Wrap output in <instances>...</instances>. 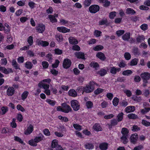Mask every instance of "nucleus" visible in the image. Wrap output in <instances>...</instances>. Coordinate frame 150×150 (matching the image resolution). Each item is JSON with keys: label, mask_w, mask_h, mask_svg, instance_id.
Instances as JSON below:
<instances>
[{"label": "nucleus", "mask_w": 150, "mask_h": 150, "mask_svg": "<svg viewBox=\"0 0 150 150\" xmlns=\"http://www.w3.org/2000/svg\"><path fill=\"white\" fill-rule=\"evenodd\" d=\"M90 66L95 68L96 70H98L99 68V65L96 62L94 63L92 62L90 64Z\"/></svg>", "instance_id": "obj_30"}, {"label": "nucleus", "mask_w": 150, "mask_h": 150, "mask_svg": "<svg viewBox=\"0 0 150 150\" xmlns=\"http://www.w3.org/2000/svg\"><path fill=\"white\" fill-rule=\"evenodd\" d=\"M85 148L86 149H92L94 147L93 145L90 143H87L85 145Z\"/></svg>", "instance_id": "obj_37"}, {"label": "nucleus", "mask_w": 150, "mask_h": 150, "mask_svg": "<svg viewBox=\"0 0 150 150\" xmlns=\"http://www.w3.org/2000/svg\"><path fill=\"white\" fill-rule=\"evenodd\" d=\"M134 80L136 82H139L141 80V78L138 75H136L134 77Z\"/></svg>", "instance_id": "obj_64"}, {"label": "nucleus", "mask_w": 150, "mask_h": 150, "mask_svg": "<svg viewBox=\"0 0 150 150\" xmlns=\"http://www.w3.org/2000/svg\"><path fill=\"white\" fill-rule=\"evenodd\" d=\"M33 66L32 63L30 62H27L25 63V67L28 69H31Z\"/></svg>", "instance_id": "obj_38"}, {"label": "nucleus", "mask_w": 150, "mask_h": 150, "mask_svg": "<svg viewBox=\"0 0 150 150\" xmlns=\"http://www.w3.org/2000/svg\"><path fill=\"white\" fill-rule=\"evenodd\" d=\"M132 71L130 70H125L123 71L122 74L124 76H128L131 75L132 73Z\"/></svg>", "instance_id": "obj_33"}, {"label": "nucleus", "mask_w": 150, "mask_h": 150, "mask_svg": "<svg viewBox=\"0 0 150 150\" xmlns=\"http://www.w3.org/2000/svg\"><path fill=\"white\" fill-rule=\"evenodd\" d=\"M143 105L144 106V109H141L140 112L144 114L150 110V108L145 107H148L149 105V104H147L146 103H144Z\"/></svg>", "instance_id": "obj_9"}, {"label": "nucleus", "mask_w": 150, "mask_h": 150, "mask_svg": "<svg viewBox=\"0 0 150 150\" xmlns=\"http://www.w3.org/2000/svg\"><path fill=\"white\" fill-rule=\"evenodd\" d=\"M142 123L146 126L147 127L150 126V122L145 120H142Z\"/></svg>", "instance_id": "obj_56"}, {"label": "nucleus", "mask_w": 150, "mask_h": 150, "mask_svg": "<svg viewBox=\"0 0 150 150\" xmlns=\"http://www.w3.org/2000/svg\"><path fill=\"white\" fill-rule=\"evenodd\" d=\"M124 56L125 59L127 60H129L131 58V56L129 53L126 52H125L124 55Z\"/></svg>", "instance_id": "obj_50"}, {"label": "nucleus", "mask_w": 150, "mask_h": 150, "mask_svg": "<svg viewBox=\"0 0 150 150\" xmlns=\"http://www.w3.org/2000/svg\"><path fill=\"white\" fill-rule=\"evenodd\" d=\"M132 52L135 55H139L140 53L139 51V49L137 47H134L132 49Z\"/></svg>", "instance_id": "obj_28"}, {"label": "nucleus", "mask_w": 150, "mask_h": 150, "mask_svg": "<svg viewBox=\"0 0 150 150\" xmlns=\"http://www.w3.org/2000/svg\"><path fill=\"white\" fill-rule=\"evenodd\" d=\"M58 118L64 122H67L68 121V118L65 117H63L61 115H59L58 116Z\"/></svg>", "instance_id": "obj_53"}, {"label": "nucleus", "mask_w": 150, "mask_h": 150, "mask_svg": "<svg viewBox=\"0 0 150 150\" xmlns=\"http://www.w3.org/2000/svg\"><path fill=\"white\" fill-rule=\"evenodd\" d=\"M68 94L69 96L74 97L76 96L77 95V93L74 89L70 90L68 92Z\"/></svg>", "instance_id": "obj_27"}, {"label": "nucleus", "mask_w": 150, "mask_h": 150, "mask_svg": "<svg viewBox=\"0 0 150 150\" xmlns=\"http://www.w3.org/2000/svg\"><path fill=\"white\" fill-rule=\"evenodd\" d=\"M57 29L59 32L64 33L69 32L70 31V29L64 27H58L57 28Z\"/></svg>", "instance_id": "obj_12"}, {"label": "nucleus", "mask_w": 150, "mask_h": 150, "mask_svg": "<svg viewBox=\"0 0 150 150\" xmlns=\"http://www.w3.org/2000/svg\"><path fill=\"white\" fill-rule=\"evenodd\" d=\"M76 57L78 59H85V54L84 53L82 52H76L74 53Z\"/></svg>", "instance_id": "obj_11"}, {"label": "nucleus", "mask_w": 150, "mask_h": 150, "mask_svg": "<svg viewBox=\"0 0 150 150\" xmlns=\"http://www.w3.org/2000/svg\"><path fill=\"white\" fill-rule=\"evenodd\" d=\"M99 147L101 150H106L108 148V144L107 143H103L100 144Z\"/></svg>", "instance_id": "obj_16"}, {"label": "nucleus", "mask_w": 150, "mask_h": 150, "mask_svg": "<svg viewBox=\"0 0 150 150\" xmlns=\"http://www.w3.org/2000/svg\"><path fill=\"white\" fill-rule=\"evenodd\" d=\"M69 43L72 44H76L78 43L77 40L73 37H70L69 39Z\"/></svg>", "instance_id": "obj_22"}, {"label": "nucleus", "mask_w": 150, "mask_h": 150, "mask_svg": "<svg viewBox=\"0 0 150 150\" xmlns=\"http://www.w3.org/2000/svg\"><path fill=\"white\" fill-rule=\"evenodd\" d=\"M36 42L38 45H41L43 47H46L49 45V43L46 41H41L38 39L36 40Z\"/></svg>", "instance_id": "obj_10"}, {"label": "nucleus", "mask_w": 150, "mask_h": 150, "mask_svg": "<svg viewBox=\"0 0 150 150\" xmlns=\"http://www.w3.org/2000/svg\"><path fill=\"white\" fill-rule=\"evenodd\" d=\"M138 61V59L136 58L132 59L129 63V65L131 66L136 65L137 64Z\"/></svg>", "instance_id": "obj_35"}, {"label": "nucleus", "mask_w": 150, "mask_h": 150, "mask_svg": "<svg viewBox=\"0 0 150 150\" xmlns=\"http://www.w3.org/2000/svg\"><path fill=\"white\" fill-rule=\"evenodd\" d=\"M140 76L143 80V82L145 83H147L148 82L147 81L150 79V74L148 72L142 73Z\"/></svg>", "instance_id": "obj_4"}, {"label": "nucleus", "mask_w": 150, "mask_h": 150, "mask_svg": "<svg viewBox=\"0 0 150 150\" xmlns=\"http://www.w3.org/2000/svg\"><path fill=\"white\" fill-rule=\"evenodd\" d=\"M137 138L138 135L137 134H133L130 137V142L133 144H135L137 142Z\"/></svg>", "instance_id": "obj_13"}, {"label": "nucleus", "mask_w": 150, "mask_h": 150, "mask_svg": "<svg viewBox=\"0 0 150 150\" xmlns=\"http://www.w3.org/2000/svg\"><path fill=\"white\" fill-rule=\"evenodd\" d=\"M130 33H126L122 36V38L125 41H128L130 38Z\"/></svg>", "instance_id": "obj_25"}, {"label": "nucleus", "mask_w": 150, "mask_h": 150, "mask_svg": "<svg viewBox=\"0 0 150 150\" xmlns=\"http://www.w3.org/2000/svg\"><path fill=\"white\" fill-rule=\"evenodd\" d=\"M91 0H85L83 3V4L85 7L89 6L91 4Z\"/></svg>", "instance_id": "obj_46"}, {"label": "nucleus", "mask_w": 150, "mask_h": 150, "mask_svg": "<svg viewBox=\"0 0 150 150\" xmlns=\"http://www.w3.org/2000/svg\"><path fill=\"white\" fill-rule=\"evenodd\" d=\"M99 6L97 5H94L91 6L89 8L90 12L92 13H95L99 10Z\"/></svg>", "instance_id": "obj_5"}, {"label": "nucleus", "mask_w": 150, "mask_h": 150, "mask_svg": "<svg viewBox=\"0 0 150 150\" xmlns=\"http://www.w3.org/2000/svg\"><path fill=\"white\" fill-rule=\"evenodd\" d=\"M93 128L94 129L97 131H102V128L98 124H95L93 127Z\"/></svg>", "instance_id": "obj_32"}, {"label": "nucleus", "mask_w": 150, "mask_h": 150, "mask_svg": "<svg viewBox=\"0 0 150 150\" xmlns=\"http://www.w3.org/2000/svg\"><path fill=\"white\" fill-rule=\"evenodd\" d=\"M128 136L122 135L120 138V141L123 143L126 144L128 142Z\"/></svg>", "instance_id": "obj_21"}, {"label": "nucleus", "mask_w": 150, "mask_h": 150, "mask_svg": "<svg viewBox=\"0 0 150 150\" xmlns=\"http://www.w3.org/2000/svg\"><path fill=\"white\" fill-rule=\"evenodd\" d=\"M123 91L125 93L127 96L128 97H130L131 96L132 93L131 91L128 90H123Z\"/></svg>", "instance_id": "obj_51"}, {"label": "nucleus", "mask_w": 150, "mask_h": 150, "mask_svg": "<svg viewBox=\"0 0 150 150\" xmlns=\"http://www.w3.org/2000/svg\"><path fill=\"white\" fill-rule=\"evenodd\" d=\"M71 106L74 111H78L80 108V104L76 100H72L70 102Z\"/></svg>", "instance_id": "obj_3"}, {"label": "nucleus", "mask_w": 150, "mask_h": 150, "mask_svg": "<svg viewBox=\"0 0 150 150\" xmlns=\"http://www.w3.org/2000/svg\"><path fill=\"white\" fill-rule=\"evenodd\" d=\"M15 90L13 87H10L7 91V94L9 96H11L14 93Z\"/></svg>", "instance_id": "obj_14"}, {"label": "nucleus", "mask_w": 150, "mask_h": 150, "mask_svg": "<svg viewBox=\"0 0 150 150\" xmlns=\"http://www.w3.org/2000/svg\"><path fill=\"white\" fill-rule=\"evenodd\" d=\"M55 38L58 42H61L63 40V37L60 34H58L55 35Z\"/></svg>", "instance_id": "obj_36"}, {"label": "nucleus", "mask_w": 150, "mask_h": 150, "mask_svg": "<svg viewBox=\"0 0 150 150\" xmlns=\"http://www.w3.org/2000/svg\"><path fill=\"white\" fill-rule=\"evenodd\" d=\"M107 73V71L104 69H101L99 71H98L97 72V74H99L101 76H104Z\"/></svg>", "instance_id": "obj_29"}, {"label": "nucleus", "mask_w": 150, "mask_h": 150, "mask_svg": "<svg viewBox=\"0 0 150 150\" xmlns=\"http://www.w3.org/2000/svg\"><path fill=\"white\" fill-rule=\"evenodd\" d=\"M44 136L41 134H39V136H37L33 139H32L28 141L29 144L32 146H36L37 143L43 140Z\"/></svg>", "instance_id": "obj_1"}, {"label": "nucleus", "mask_w": 150, "mask_h": 150, "mask_svg": "<svg viewBox=\"0 0 150 150\" xmlns=\"http://www.w3.org/2000/svg\"><path fill=\"white\" fill-rule=\"evenodd\" d=\"M101 33V32L100 31L95 30L94 32V35L97 37H98L100 36Z\"/></svg>", "instance_id": "obj_62"}, {"label": "nucleus", "mask_w": 150, "mask_h": 150, "mask_svg": "<svg viewBox=\"0 0 150 150\" xmlns=\"http://www.w3.org/2000/svg\"><path fill=\"white\" fill-rule=\"evenodd\" d=\"M17 108L19 110L22 112H24L25 111L24 108L21 105H18L17 106Z\"/></svg>", "instance_id": "obj_61"}, {"label": "nucleus", "mask_w": 150, "mask_h": 150, "mask_svg": "<svg viewBox=\"0 0 150 150\" xmlns=\"http://www.w3.org/2000/svg\"><path fill=\"white\" fill-rule=\"evenodd\" d=\"M140 28L142 30H146L148 29V25L146 24H143L140 26Z\"/></svg>", "instance_id": "obj_48"}, {"label": "nucleus", "mask_w": 150, "mask_h": 150, "mask_svg": "<svg viewBox=\"0 0 150 150\" xmlns=\"http://www.w3.org/2000/svg\"><path fill=\"white\" fill-rule=\"evenodd\" d=\"M125 33V31L123 30H120L117 31L116 34L119 37L123 35Z\"/></svg>", "instance_id": "obj_57"}, {"label": "nucleus", "mask_w": 150, "mask_h": 150, "mask_svg": "<svg viewBox=\"0 0 150 150\" xmlns=\"http://www.w3.org/2000/svg\"><path fill=\"white\" fill-rule=\"evenodd\" d=\"M63 108L64 110L63 112L66 113H68L69 112L72 111V110L69 105L67 104L66 103H63L61 105Z\"/></svg>", "instance_id": "obj_6"}, {"label": "nucleus", "mask_w": 150, "mask_h": 150, "mask_svg": "<svg viewBox=\"0 0 150 150\" xmlns=\"http://www.w3.org/2000/svg\"><path fill=\"white\" fill-rule=\"evenodd\" d=\"M119 102V99L117 97L115 98L113 100L112 103L113 105L116 106H117Z\"/></svg>", "instance_id": "obj_49"}, {"label": "nucleus", "mask_w": 150, "mask_h": 150, "mask_svg": "<svg viewBox=\"0 0 150 150\" xmlns=\"http://www.w3.org/2000/svg\"><path fill=\"white\" fill-rule=\"evenodd\" d=\"M98 58L102 60H104L106 58L105 54L102 52H99L96 55Z\"/></svg>", "instance_id": "obj_17"}, {"label": "nucleus", "mask_w": 150, "mask_h": 150, "mask_svg": "<svg viewBox=\"0 0 150 150\" xmlns=\"http://www.w3.org/2000/svg\"><path fill=\"white\" fill-rule=\"evenodd\" d=\"M116 12L115 11L111 12L109 14L110 18L111 19L113 18L116 16Z\"/></svg>", "instance_id": "obj_63"}, {"label": "nucleus", "mask_w": 150, "mask_h": 150, "mask_svg": "<svg viewBox=\"0 0 150 150\" xmlns=\"http://www.w3.org/2000/svg\"><path fill=\"white\" fill-rule=\"evenodd\" d=\"M46 101L52 106L54 105L55 103V102L54 101L49 99H47Z\"/></svg>", "instance_id": "obj_54"}, {"label": "nucleus", "mask_w": 150, "mask_h": 150, "mask_svg": "<svg viewBox=\"0 0 150 150\" xmlns=\"http://www.w3.org/2000/svg\"><path fill=\"white\" fill-rule=\"evenodd\" d=\"M27 42L29 44V46L32 45L33 44V37L32 36H29L27 39Z\"/></svg>", "instance_id": "obj_41"}, {"label": "nucleus", "mask_w": 150, "mask_h": 150, "mask_svg": "<svg viewBox=\"0 0 150 150\" xmlns=\"http://www.w3.org/2000/svg\"><path fill=\"white\" fill-rule=\"evenodd\" d=\"M1 110L2 112H0V113L2 115H4L8 111V108L7 107H3L1 108Z\"/></svg>", "instance_id": "obj_47"}, {"label": "nucleus", "mask_w": 150, "mask_h": 150, "mask_svg": "<svg viewBox=\"0 0 150 150\" xmlns=\"http://www.w3.org/2000/svg\"><path fill=\"white\" fill-rule=\"evenodd\" d=\"M11 63L13 67H14L16 69H21L15 59H13L12 60Z\"/></svg>", "instance_id": "obj_24"}, {"label": "nucleus", "mask_w": 150, "mask_h": 150, "mask_svg": "<svg viewBox=\"0 0 150 150\" xmlns=\"http://www.w3.org/2000/svg\"><path fill=\"white\" fill-rule=\"evenodd\" d=\"M145 38L144 35H138L136 38V40L137 43H141L144 41Z\"/></svg>", "instance_id": "obj_26"}, {"label": "nucleus", "mask_w": 150, "mask_h": 150, "mask_svg": "<svg viewBox=\"0 0 150 150\" xmlns=\"http://www.w3.org/2000/svg\"><path fill=\"white\" fill-rule=\"evenodd\" d=\"M121 132L122 135L128 136V134L129 133V130L127 128L124 127L122 129Z\"/></svg>", "instance_id": "obj_31"}, {"label": "nucleus", "mask_w": 150, "mask_h": 150, "mask_svg": "<svg viewBox=\"0 0 150 150\" xmlns=\"http://www.w3.org/2000/svg\"><path fill=\"white\" fill-rule=\"evenodd\" d=\"M136 13L135 11L131 8H127L125 12V13L127 14L134 15Z\"/></svg>", "instance_id": "obj_23"}, {"label": "nucleus", "mask_w": 150, "mask_h": 150, "mask_svg": "<svg viewBox=\"0 0 150 150\" xmlns=\"http://www.w3.org/2000/svg\"><path fill=\"white\" fill-rule=\"evenodd\" d=\"M127 116L130 119H135L138 118L137 115L133 113L129 114Z\"/></svg>", "instance_id": "obj_39"}, {"label": "nucleus", "mask_w": 150, "mask_h": 150, "mask_svg": "<svg viewBox=\"0 0 150 150\" xmlns=\"http://www.w3.org/2000/svg\"><path fill=\"white\" fill-rule=\"evenodd\" d=\"M38 86L41 88H42L45 90L48 89L49 88V85L43 83H39L38 84Z\"/></svg>", "instance_id": "obj_20"}, {"label": "nucleus", "mask_w": 150, "mask_h": 150, "mask_svg": "<svg viewBox=\"0 0 150 150\" xmlns=\"http://www.w3.org/2000/svg\"><path fill=\"white\" fill-rule=\"evenodd\" d=\"M86 106L87 108H91L93 107V103L91 101H88L86 103Z\"/></svg>", "instance_id": "obj_52"}, {"label": "nucleus", "mask_w": 150, "mask_h": 150, "mask_svg": "<svg viewBox=\"0 0 150 150\" xmlns=\"http://www.w3.org/2000/svg\"><path fill=\"white\" fill-rule=\"evenodd\" d=\"M33 129V125L30 124L29 127L27 128V129L24 132V134L26 135H28L32 132Z\"/></svg>", "instance_id": "obj_15"}, {"label": "nucleus", "mask_w": 150, "mask_h": 150, "mask_svg": "<svg viewBox=\"0 0 150 150\" xmlns=\"http://www.w3.org/2000/svg\"><path fill=\"white\" fill-rule=\"evenodd\" d=\"M124 114L122 112L119 113L117 116V119L118 122H120L122 121L123 119Z\"/></svg>", "instance_id": "obj_45"}, {"label": "nucleus", "mask_w": 150, "mask_h": 150, "mask_svg": "<svg viewBox=\"0 0 150 150\" xmlns=\"http://www.w3.org/2000/svg\"><path fill=\"white\" fill-rule=\"evenodd\" d=\"M36 30L39 33H42L45 30V26L42 24H40L35 27Z\"/></svg>", "instance_id": "obj_7"}, {"label": "nucleus", "mask_w": 150, "mask_h": 150, "mask_svg": "<svg viewBox=\"0 0 150 150\" xmlns=\"http://www.w3.org/2000/svg\"><path fill=\"white\" fill-rule=\"evenodd\" d=\"M99 24L100 25H108V21L106 19L102 20L99 22Z\"/></svg>", "instance_id": "obj_43"}, {"label": "nucleus", "mask_w": 150, "mask_h": 150, "mask_svg": "<svg viewBox=\"0 0 150 150\" xmlns=\"http://www.w3.org/2000/svg\"><path fill=\"white\" fill-rule=\"evenodd\" d=\"M14 138V140L15 141L18 142L22 144H23V141L19 137L17 136H15Z\"/></svg>", "instance_id": "obj_59"}, {"label": "nucleus", "mask_w": 150, "mask_h": 150, "mask_svg": "<svg viewBox=\"0 0 150 150\" xmlns=\"http://www.w3.org/2000/svg\"><path fill=\"white\" fill-rule=\"evenodd\" d=\"M28 94V92L27 91H24L21 95L22 99L24 100L27 97Z\"/></svg>", "instance_id": "obj_42"}, {"label": "nucleus", "mask_w": 150, "mask_h": 150, "mask_svg": "<svg viewBox=\"0 0 150 150\" xmlns=\"http://www.w3.org/2000/svg\"><path fill=\"white\" fill-rule=\"evenodd\" d=\"M71 64V60L68 58H66L64 60L63 66L64 68L67 69L70 67Z\"/></svg>", "instance_id": "obj_8"}, {"label": "nucleus", "mask_w": 150, "mask_h": 150, "mask_svg": "<svg viewBox=\"0 0 150 150\" xmlns=\"http://www.w3.org/2000/svg\"><path fill=\"white\" fill-rule=\"evenodd\" d=\"M103 48V47L101 45H99L96 46L95 47H93V49L96 51L100 50Z\"/></svg>", "instance_id": "obj_44"}, {"label": "nucleus", "mask_w": 150, "mask_h": 150, "mask_svg": "<svg viewBox=\"0 0 150 150\" xmlns=\"http://www.w3.org/2000/svg\"><path fill=\"white\" fill-rule=\"evenodd\" d=\"M59 145L58 144V141L56 139L53 140L51 144V147L52 148H56L57 146Z\"/></svg>", "instance_id": "obj_34"}, {"label": "nucleus", "mask_w": 150, "mask_h": 150, "mask_svg": "<svg viewBox=\"0 0 150 150\" xmlns=\"http://www.w3.org/2000/svg\"><path fill=\"white\" fill-rule=\"evenodd\" d=\"M74 127L76 130L80 131L81 129V127L79 124H74L73 125Z\"/></svg>", "instance_id": "obj_58"}, {"label": "nucleus", "mask_w": 150, "mask_h": 150, "mask_svg": "<svg viewBox=\"0 0 150 150\" xmlns=\"http://www.w3.org/2000/svg\"><path fill=\"white\" fill-rule=\"evenodd\" d=\"M120 70L121 69L120 68H116L115 67H111L110 72L112 74H115L117 73V72H119Z\"/></svg>", "instance_id": "obj_18"}, {"label": "nucleus", "mask_w": 150, "mask_h": 150, "mask_svg": "<svg viewBox=\"0 0 150 150\" xmlns=\"http://www.w3.org/2000/svg\"><path fill=\"white\" fill-rule=\"evenodd\" d=\"M135 110L134 106H128L125 108V111L127 113L133 112Z\"/></svg>", "instance_id": "obj_19"}, {"label": "nucleus", "mask_w": 150, "mask_h": 150, "mask_svg": "<svg viewBox=\"0 0 150 150\" xmlns=\"http://www.w3.org/2000/svg\"><path fill=\"white\" fill-rule=\"evenodd\" d=\"M42 65L44 68H47L49 66L48 63L46 61H43L42 62Z\"/></svg>", "instance_id": "obj_60"}, {"label": "nucleus", "mask_w": 150, "mask_h": 150, "mask_svg": "<svg viewBox=\"0 0 150 150\" xmlns=\"http://www.w3.org/2000/svg\"><path fill=\"white\" fill-rule=\"evenodd\" d=\"M59 63V61L57 59H56L55 61V63L52 64V67L53 68H56L57 67H58Z\"/></svg>", "instance_id": "obj_55"}, {"label": "nucleus", "mask_w": 150, "mask_h": 150, "mask_svg": "<svg viewBox=\"0 0 150 150\" xmlns=\"http://www.w3.org/2000/svg\"><path fill=\"white\" fill-rule=\"evenodd\" d=\"M51 21L52 23L56 22L57 21V20L55 18V16L52 15H50L48 16Z\"/></svg>", "instance_id": "obj_40"}, {"label": "nucleus", "mask_w": 150, "mask_h": 150, "mask_svg": "<svg viewBox=\"0 0 150 150\" xmlns=\"http://www.w3.org/2000/svg\"><path fill=\"white\" fill-rule=\"evenodd\" d=\"M95 83L93 81H91L89 85L84 88V91L86 93H89L93 91L94 89Z\"/></svg>", "instance_id": "obj_2"}]
</instances>
